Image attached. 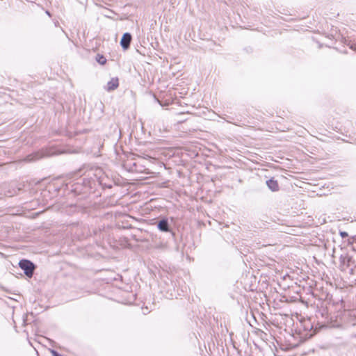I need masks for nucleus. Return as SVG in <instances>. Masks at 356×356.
Masks as SVG:
<instances>
[{"mask_svg":"<svg viewBox=\"0 0 356 356\" xmlns=\"http://www.w3.org/2000/svg\"><path fill=\"white\" fill-rule=\"evenodd\" d=\"M304 327L305 330H309L310 331L313 330V325H312L310 320H307L304 322Z\"/></svg>","mask_w":356,"mask_h":356,"instance_id":"nucleus-10","label":"nucleus"},{"mask_svg":"<svg viewBox=\"0 0 356 356\" xmlns=\"http://www.w3.org/2000/svg\"><path fill=\"white\" fill-rule=\"evenodd\" d=\"M315 332H316V331H315V330H314V331H313V332L310 334V336H312Z\"/></svg>","mask_w":356,"mask_h":356,"instance_id":"nucleus-14","label":"nucleus"},{"mask_svg":"<svg viewBox=\"0 0 356 356\" xmlns=\"http://www.w3.org/2000/svg\"><path fill=\"white\" fill-rule=\"evenodd\" d=\"M266 185L268 186V188L272 191L275 192L279 190V185L277 181L275 180L273 178L266 181Z\"/></svg>","mask_w":356,"mask_h":356,"instance_id":"nucleus-7","label":"nucleus"},{"mask_svg":"<svg viewBox=\"0 0 356 356\" xmlns=\"http://www.w3.org/2000/svg\"><path fill=\"white\" fill-rule=\"evenodd\" d=\"M89 176H90V179H92V176H90V175H89Z\"/></svg>","mask_w":356,"mask_h":356,"instance_id":"nucleus-16","label":"nucleus"},{"mask_svg":"<svg viewBox=\"0 0 356 356\" xmlns=\"http://www.w3.org/2000/svg\"><path fill=\"white\" fill-rule=\"evenodd\" d=\"M89 176H90V179H92V176H90V175H89Z\"/></svg>","mask_w":356,"mask_h":356,"instance_id":"nucleus-17","label":"nucleus"},{"mask_svg":"<svg viewBox=\"0 0 356 356\" xmlns=\"http://www.w3.org/2000/svg\"><path fill=\"white\" fill-rule=\"evenodd\" d=\"M339 261L342 270H345L346 268L351 267V273H353V268L356 267V264L353 257L348 254H343L340 256Z\"/></svg>","mask_w":356,"mask_h":356,"instance_id":"nucleus-1","label":"nucleus"},{"mask_svg":"<svg viewBox=\"0 0 356 356\" xmlns=\"http://www.w3.org/2000/svg\"><path fill=\"white\" fill-rule=\"evenodd\" d=\"M119 86V79L117 77H113L106 86V90L108 92L113 91Z\"/></svg>","mask_w":356,"mask_h":356,"instance_id":"nucleus-6","label":"nucleus"},{"mask_svg":"<svg viewBox=\"0 0 356 356\" xmlns=\"http://www.w3.org/2000/svg\"><path fill=\"white\" fill-rule=\"evenodd\" d=\"M52 356H63L59 353H58L56 350H52L51 351Z\"/></svg>","mask_w":356,"mask_h":356,"instance_id":"nucleus-12","label":"nucleus"},{"mask_svg":"<svg viewBox=\"0 0 356 356\" xmlns=\"http://www.w3.org/2000/svg\"><path fill=\"white\" fill-rule=\"evenodd\" d=\"M47 15H50V13L49 11H47Z\"/></svg>","mask_w":356,"mask_h":356,"instance_id":"nucleus-15","label":"nucleus"},{"mask_svg":"<svg viewBox=\"0 0 356 356\" xmlns=\"http://www.w3.org/2000/svg\"><path fill=\"white\" fill-rule=\"evenodd\" d=\"M157 228L163 232H172V234L174 233L172 232L170 224L168 222V219L166 218H163L157 222Z\"/></svg>","mask_w":356,"mask_h":356,"instance_id":"nucleus-3","label":"nucleus"},{"mask_svg":"<svg viewBox=\"0 0 356 356\" xmlns=\"http://www.w3.org/2000/svg\"><path fill=\"white\" fill-rule=\"evenodd\" d=\"M90 169L89 175L92 174L97 180L101 184L102 179V169L99 167H92Z\"/></svg>","mask_w":356,"mask_h":356,"instance_id":"nucleus-5","label":"nucleus"},{"mask_svg":"<svg viewBox=\"0 0 356 356\" xmlns=\"http://www.w3.org/2000/svg\"><path fill=\"white\" fill-rule=\"evenodd\" d=\"M41 156L38 155V153L35 154H31L26 156V161L31 162V161H35L38 160Z\"/></svg>","mask_w":356,"mask_h":356,"instance_id":"nucleus-9","label":"nucleus"},{"mask_svg":"<svg viewBox=\"0 0 356 356\" xmlns=\"http://www.w3.org/2000/svg\"><path fill=\"white\" fill-rule=\"evenodd\" d=\"M19 266L24 270V274L28 277H31L33 276L35 266L32 261L28 259H22L19 262Z\"/></svg>","mask_w":356,"mask_h":356,"instance_id":"nucleus-2","label":"nucleus"},{"mask_svg":"<svg viewBox=\"0 0 356 356\" xmlns=\"http://www.w3.org/2000/svg\"><path fill=\"white\" fill-rule=\"evenodd\" d=\"M95 59L96 61L100 65H104L106 63V58L102 54H97Z\"/></svg>","mask_w":356,"mask_h":356,"instance_id":"nucleus-8","label":"nucleus"},{"mask_svg":"<svg viewBox=\"0 0 356 356\" xmlns=\"http://www.w3.org/2000/svg\"><path fill=\"white\" fill-rule=\"evenodd\" d=\"M340 236H341L343 238H346V237L348 236V233H347L346 232L341 231V232H340Z\"/></svg>","mask_w":356,"mask_h":356,"instance_id":"nucleus-11","label":"nucleus"},{"mask_svg":"<svg viewBox=\"0 0 356 356\" xmlns=\"http://www.w3.org/2000/svg\"><path fill=\"white\" fill-rule=\"evenodd\" d=\"M351 48L354 49L356 51V44L351 46Z\"/></svg>","mask_w":356,"mask_h":356,"instance_id":"nucleus-13","label":"nucleus"},{"mask_svg":"<svg viewBox=\"0 0 356 356\" xmlns=\"http://www.w3.org/2000/svg\"><path fill=\"white\" fill-rule=\"evenodd\" d=\"M131 39L132 36L129 33H125L123 34L120 40V45L123 49L127 50L129 48Z\"/></svg>","mask_w":356,"mask_h":356,"instance_id":"nucleus-4","label":"nucleus"}]
</instances>
